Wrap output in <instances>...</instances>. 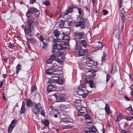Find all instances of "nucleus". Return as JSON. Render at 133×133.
<instances>
[{"label": "nucleus", "instance_id": "1", "mask_svg": "<svg viewBox=\"0 0 133 133\" xmlns=\"http://www.w3.org/2000/svg\"><path fill=\"white\" fill-rule=\"evenodd\" d=\"M28 18L27 27L25 28L24 31L26 35H27L28 32H31L32 31H35V30H38L37 28V26L38 24V22L36 20L34 21L35 18L32 16H28Z\"/></svg>", "mask_w": 133, "mask_h": 133}, {"label": "nucleus", "instance_id": "2", "mask_svg": "<svg viewBox=\"0 0 133 133\" xmlns=\"http://www.w3.org/2000/svg\"><path fill=\"white\" fill-rule=\"evenodd\" d=\"M69 44L68 42L64 41L59 42L58 43L55 42L53 46V49L56 50L63 54H65V50L66 49L67 46Z\"/></svg>", "mask_w": 133, "mask_h": 133}, {"label": "nucleus", "instance_id": "3", "mask_svg": "<svg viewBox=\"0 0 133 133\" xmlns=\"http://www.w3.org/2000/svg\"><path fill=\"white\" fill-rule=\"evenodd\" d=\"M34 13H35L36 17H37L39 15V11L36 8L32 7L29 9L26 13V16H31Z\"/></svg>", "mask_w": 133, "mask_h": 133}, {"label": "nucleus", "instance_id": "4", "mask_svg": "<svg viewBox=\"0 0 133 133\" xmlns=\"http://www.w3.org/2000/svg\"><path fill=\"white\" fill-rule=\"evenodd\" d=\"M41 108V105L40 103H35L32 108L33 112L36 115L37 114Z\"/></svg>", "mask_w": 133, "mask_h": 133}, {"label": "nucleus", "instance_id": "5", "mask_svg": "<svg viewBox=\"0 0 133 133\" xmlns=\"http://www.w3.org/2000/svg\"><path fill=\"white\" fill-rule=\"evenodd\" d=\"M54 95L56 98L58 102H63L65 100V96L64 94L57 93L54 94Z\"/></svg>", "mask_w": 133, "mask_h": 133}, {"label": "nucleus", "instance_id": "6", "mask_svg": "<svg viewBox=\"0 0 133 133\" xmlns=\"http://www.w3.org/2000/svg\"><path fill=\"white\" fill-rule=\"evenodd\" d=\"M78 109V116H83L84 114L87 112L86 108L83 106L80 107Z\"/></svg>", "mask_w": 133, "mask_h": 133}, {"label": "nucleus", "instance_id": "7", "mask_svg": "<svg viewBox=\"0 0 133 133\" xmlns=\"http://www.w3.org/2000/svg\"><path fill=\"white\" fill-rule=\"evenodd\" d=\"M52 50V52L53 53V55H51L50 56V58L54 61L55 59L56 56L59 57V55L61 56L63 55V54L59 52V51H57L56 50Z\"/></svg>", "mask_w": 133, "mask_h": 133}, {"label": "nucleus", "instance_id": "8", "mask_svg": "<svg viewBox=\"0 0 133 133\" xmlns=\"http://www.w3.org/2000/svg\"><path fill=\"white\" fill-rule=\"evenodd\" d=\"M75 37L77 39H81L84 38V37L85 33L82 32L76 31L75 33Z\"/></svg>", "mask_w": 133, "mask_h": 133}, {"label": "nucleus", "instance_id": "9", "mask_svg": "<svg viewBox=\"0 0 133 133\" xmlns=\"http://www.w3.org/2000/svg\"><path fill=\"white\" fill-rule=\"evenodd\" d=\"M31 32H28V34L27 35H26V33H25V36L26 37L27 39L29 41L31 42V43L33 44H36L37 43V41L35 40L34 38H29L28 37H30L31 36V35L30 33Z\"/></svg>", "mask_w": 133, "mask_h": 133}, {"label": "nucleus", "instance_id": "10", "mask_svg": "<svg viewBox=\"0 0 133 133\" xmlns=\"http://www.w3.org/2000/svg\"><path fill=\"white\" fill-rule=\"evenodd\" d=\"M75 26L76 27L80 26L81 29H84V19H80L79 22L76 23Z\"/></svg>", "mask_w": 133, "mask_h": 133}, {"label": "nucleus", "instance_id": "11", "mask_svg": "<svg viewBox=\"0 0 133 133\" xmlns=\"http://www.w3.org/2000/svg\"><path fill=\"white\" fill-rule=\"evenodd\" d=\"M86 63L87 66L89 67L92 66L93 65H96L97 64V63H96L95 64V63L94 62V61L90 58L87 59L86 61Z\"/></svg>", "mask_w": 133, "mask_h": 133}, {"label": "nucleus", "instance_id": "12", "mask_svg": "<svg viewBox=\"0 0 133 133\" xmlns=\"http://www.w3.org/2000/svg\"><path fill=\"white\" fill-rule=\"evenodd\" d=\"M123 117V115L120 113H116L115 114L114 118L115 121H120Z\"/></svg>", "mask_w": 133, "mask_h": 133}, {"label": "nucleus", "instance_id": "13", "mask_svg": "<svg viewBox=\"0 0 133 133\" xmlns=\"http://www.w3.org/2000/svg\"><path fill=\"white\" fill-rule=\"evenodd\" d=\"M87 51V50L80 49H79L78 53L79 55L80 56H86L88 55Z\"/></svg>", "mask_w": 133, "mask_h": 133}, {"label": "nucleus", "instance_id": "14", "mask_svg": "<svg viewBox=\"0 0 133 133\" xmlns=\"http://www.w3.org/2000/svg\"><path fill=\"white\" fill-rule=\"evenodd\" d=\"M96 72V71L94 70L90 69L87 72V75L89 77H92L95 76L96 75V74L94 73Z\"/></svg>", "mask_w": 133, "mask_h": 133}, {"label": "nucleus", "instance_id": "15", "mask_svg": "<svg viewBox=\"0 0 133 133\" xmlns=\"http://www.w3.org/2000/svg\"><path fill=\"white\" fill-rule=\"evenodd\" d=\"M26 109L25 103L23 101L22 103V105L20 110V113L21 114H22L25 113L26 111Z\"/></svg>", "mask_w": 133, "mask_h": 133}, {"label": "nucleus", "instance_id": "16", "mask_svg": "<svg viewBox=\"0 0 133 133\" xmlns=\"http://www.w3.org/2000/svg\"><path fill=\"white\" fill-rule=\"evenodd\" d=\"M125 11L123 8L120 11V16L123 20V22L124 23L125 21V17L124 16Z\"/></svg>", "mask_w": 133, "mask_h": 133}, {"label": "nucleus", "instance_id": "17", "mask_svg": "<svg viewBox=\"0 0 133 133\" xmlns=\"http://www.w3.org/2000/svg\"><path fill=\"white\" fill-rule=\"evenodd\" d=\"M31 94L32 95H35L37 92V89L36 85H33L32 86L31 89Z\"/></svg>", "mask_w": 133, "mask_h": 133}, {"label": "nucleus", "instance_id": "18", "mask_svg": "<svg viewBox=\"0 0 133 133\" xmlns=\"http://www.w3.org/2000/svg\"><path fill=\"white\" fill-rule=\"evenodd\" d=\"M59 64L58 62L53 64L52 68L53 71H55L56 69H62L61 67L59 66V64Z\"/></svg>", "mask_w": 133, "mask_h": 133}, {"label": "nucleus", "instance_id": "19", "mask_svg": "<svg viewBox=\"0 0 133 133\" xmlns=\"http://www.w3.org/2000/svg\"><path fill=\"white\" fill-rule=\"evenodd\" d=\"M105 109L107 115L109 116L111 112V111L109 108V104H105Z\"/></svg>", "mask_w": 133, "mask_h": 133}, {"label": "nucleus", "instance_id": "20", "mask_svg": "<svg viewBox=\"0 0 133 133\" xmlns=\"http://www.w3.org/2000/svg\"><path fill=\"white\" fill-rule=\"evenodd\" d=\"M119 27H116L114 31V35L117 38H118L120 36L119 33Z\"/></svg>", "mask_w": 133, "mask_h": 133}, {"label": "nucleus", "instance_id": "21", "mask_svg": "<svg viewBox=\"0 0 133 133\" xmlns=\"http://www.w3.org/2000/svg\"><path fill=\"white\" fill-rule=\"evenodd\" d=\"M60 72V71L59 70L58 71V73H55L53 72L52 74L51 75H52L51 77L52 78H58L59 77V75H60V73L59 72Z\"/></svg>", "mask_w": 133, "mask_h": 133}, {"label": "nucleus", "instance_id": "22", "mask_svg": "<svg viewBox=\"0 0 133 133\" xmlns=\"http://www.w3.org/2000/svg\"><path fill=\"white\" fill-rule=\"evenodd\" d=\"M55 86V85L54 84L51 85V84H49L47 88V90L48 92H51V90H52V88Z\"/></svg>", "mask_w": 133, "mask_h": 133}, {"label": "nucleus", "instance_id": "23", "mask_svg": "<svg viewBox=\"0 0 133 133\" xmlns=\"http://www.w3.org/2000/svg\"><path fill=\"white\" fill-rule=\"evenodd\" d=\"M54 72V71L52 69L48 68L47 69L46 71V74L48 75H51L52 74V73Z\"/></svg>", "mask_w": 133, "mask_h": 133}, {"label": "nucleus", "instance_id": "24", "mask_svg": "<svg viewBox=\"0 0 133 133\" xmlns=\"http://www.w3.org/2000/svg\"><path fill=\"white\" fill-rule=\"evenodd\" d=\"M22 69V66L21 65L18 64L16 67V74H18L19 72V70Z\"/></svg>", "mask_w": 133, "mask_h": 133}, {"label": "nucleus", "instance_id": "25", "mask_svg": "<svg viewBox=\"0 0 133 133\" xmlns=\"http://www.w3.org/2000/svg\"><path fill=\"white\" fill-rule=\"evenodd\" d=\"M84 92V90L82 89H79L77 91V94L80 96H82Z\"/></svg>", "mask_w": 133, "mask_h": 133}, {"label": "nucleus", "instance_id": "26", "mask_svg": "<svg viewBox=\"0 0 133 133\" xmlns=\"http://www.w3.org/2000/svg\"><path fill=\"white\" fill-rule=\"evenodd\" d=\"M65 21L62 19L60 20L59 22L60 24H59V27L61 28H64V26Z\"/></svg>", "mask_w": 133, "mask_h": 133}, {"label": "nucleus", "instance_id": "27", "mask_svg": "<svg viewBox=\"0 0 133 133\" xmlns=\"http://www.w3.org/2000/svg\"><path fill=\"white\" fill-rule=\"evenodd\" d=\"M80 42L83 47L85 48L86 47L87 43L86 42L85 40H82L80 41Z\"/></svg>", "mask_w": 133, "mask_h": 133}, {"label": "nucleus", "instance_id": "28", "mask_svg": "<svg viewBox=\"0 0 133 133\" xmlns=\"http://www.w3.org/2000/svg\"><path fill=\"white\" fill-rule=\"evenodd\" d=\"M55 79H50L48 80V82L49 84L51 85L54 84L55 85Z\"/></svg>", "mask_w": 133, "mask_h": 133}, {"label": "nucleus", "instance_id": "29", "mask_svg": "<svg viewBox=\"0 0 133 133\" xmlns=\"http://www.w3.org/2000/svg\"><path fill=\"white\" fill-rule=\"evenodd\" d=\"M117 69L116 66L115 65H112V69L111 70V72L112 74H114L116 71Z\"/></svg>", "mask_w": 133, "mask_h": 133}, {"label": "nucleus", "instance_id": "30", "mask_svg": "<svg viewBox=\"0 0 133 133\" xmlns=\"http://www.w3.org/2000/svg\"><path fill=\"white\" fill-rule=\"evenodd\" d=\"M57 111L55 109H52L50 111V115H52V114L53 113V114H54V117L55 118H57L58 117L57 115L55 114H54L55 113V112Z\"/></svg>", "mask_w": 133, "mask_h": 133}, {"label": "nucleus", "instance_id": "31", "mask_svg": "<svg viewBox=\"0 0 133 133\" xmlns=\"http://www.w3.org/2000/svg\"><path fill=\"white\" fill-rule=\"evenodd\" d=\"M14 126L15 125L14 124L12 125H11V124H10V125L8 129V130L9 132H10L12 131Z\"/></svg>", "mask_w": 133, "mask_h": 133}, {"label": "nucleus", "instance_id": "32", "mask_svg": "<svg viewBox=\"0 0 133 133\" xmlns=\"http://www.w3.org/2000/svg\"><path fill=\"white\" fill-rule=\"evenodd\" d=\"M88 83L89 84L90 87L91 88H92L95 87V85L93 80H92L90 81Z\"/></svg>", "mask_w": 133, "mask_h": 133}, {"label": "nucleus", "instance_id": "33", "mask_svg": "<svg viewBox=\"0 0 133 133\" xmlns=\"http://www.w3.org/2000/svg\"><path fill=\"white\" fill-rule=\"evenodd\" d=\"M54 33L55 36L56 37H58L59 35V32L57 30H56L54 31Z\"/></svg>", "mask_w": 133, "mask_h": 133}, {"label": "nucleus", "instance_id": "34", "mask_svg": "<svg viewBox=\"0 0 133 133\" xmlns=\"http://www.w3.org/2000/svg\"><path fill=\"white\" fill-rule=\"evenodd\" d=\"M97 129L95 126H92L91 127V132L92 133H96Z\"/></svg>", "mask_w": 133, "mask_h": 133}, {"label": "nucleus", "instance_id": "35", "mask_svg": "<svg viewBox=\"0 0 133 133\" xmlns=\"http://www.w3.org/2000/svg\"><path fill=\"white\" fill-rule=\"evenodd\" d=\"M27 104L29 107H30L32 105V103L30 99L27 101Z\"/></svg>", "mask_w": 133, "mask_h": 133}, {"label": "nucleus", "instance_id": "36", "mask_svg": "<svg viewBox=\"0 0 133 133\" xmlns=\"http://www.w3.org/2000/svg\"><path fill=\"white\" fill-rule=\"evenodd\" d=\"M43 46L42 47L44 49L46 50L47 48V43L44 41L42 43Z\"/></svg>", "mask_w": 133, "mask_h": 133}, {"label": "nucleus", "instance_id": "37", "mask_svg": "<svg viewBox=\"0 0 133 133\" xmlns=\"http://www.w3.org/2000/svg\"><path fill=\"white\" fill-rule=\"evenodd\" d=\"M69 36L67 35H65L63 36L62 39L63 40H67L69 39Z\"/></svg>", "mask_w": 133, "mask_h": 133}, {"label": "nucleus", "instance_id": "38", "mask_svg": "<svg viewBox=\"0 0 133 133\" xmlns=\"http://www.w3.org/2000/svg\"><path fill=\"white\" fill-rule=\"evenodd\" d=\"M56 82L59 84H61L63 83V81L62 79L60 78H58V79H56Z\"/></svg>", "mask_w": 133, "mask_h": 133}, {"label": "nucleus", "instance_id": "39", "mask_svg": "<svg viewBox=\"0 0 133 133\" xmlns=\"http://www.w3.org/2000/svg\"><path fill=\"white\" fill-rule=\"evenodd\" d=\"M98 42L100 44L97 46V48L99 49H102L103 46V44L101 42Z\"/></svg>", "mask_w": 133, "mask_h": 133}, {"label": "nucleus", "instance_id": "40", "mask_svg": "<svg viewBox=\"0 0 133 133\" xmlns=\"http://www.w3.org/2000/svg\"><path fill=\"white\" fill-rule=\"evenodd\" d=\"M119 4L118 8L119 9L122 6V0H118Z\"/></svg>", "mask_w": 133, "mask_h": 133}, {"label": "nucleus", "instance_id": "41", "mask_svg": "<svg viewBox=\"0 0 133 133\" xmlns=\"http://www.w3.org/2000/svg\"><path fill=\"white\" fill-rule=\"evenodd\" d=\"M84 117L85 119H90V116L87 114H84Z\"/></svg>", "mask_w": 133, "mask_h": 133}, {"label": "nucleus", "instance_id": "42", "mask_svg": "<svg viewBox=\"0 0 133 133\" xmlns=\"http://www.w3.org/2000/svg\"><path fill=\"white\" fill-rule=\"evenodd\" d=\"M43 123L45 125L46 127H47V126L49 125V121L48 120H44L43 121Z\"/></svg>", "mask_w": 133, "mask_h": 133}, {"label": "nucleus", "instance_id": "43", "mask_svg": "<svg viewBox=\"0 0 133 133\" xmlns=\"http://www.w3.org/2000/svg\"><path fill=\"white\" fill-rule=\"evenodd\" d=\"M123 46L122 43H119L118 45V49H120L123 47Z\"/></svg>", "mask_w": 133, "mask_h": 133}, {"label": "nucleus", "instance_id": "44", "mask_svg": "<svg viewBox=\"0 0 133 133\" xmlns=\"http://www.w3.org/2000/svg\"><path fill=\"white\" fill-rule=\"evenodd\" d=\"M39 111L41 112V114L42 116H44L45 115V112H44L43 110L42 109V106H41V109H40Z\"/></svg>", "mask_w": 133, "mask_h": 133}, {"label": "nucleus", "instance_id": "45", "mask_svg": "<svg viewBox=\"0 0 133 133\" xmlns=\"http://www.w3.org/2000/svg\"><path fill=\"white\" fill-rule=\"evenodd\" d=\"M60 70V72H59L60 73V75L61 74V73H62V69H57L55 70V71H54V72H55V73H58V71Z\"/></svg>", "mask_w": 133, "mask_h": 133}, {"label": "nucleus", "instance_id": "46", "mask_svg": "<svg viewBox=\"0 0 133 133\" xmlns=\"http://www.w3.org/2000/svg\"><path fill=\"white\" fill-rule=\"evenodd\" d=\"M43 4L45 5L50 6V4L49 2L48 1H44L43 2Z\"/></svg>", "mask_w": 133, "mask_h": 133}, {"label": "nucleus", "instance_id": "47", "mask_svg": "<svg viewBox=\"0 0 133 133\" xmlns=\"http://www.w3.org/2000/svg\"><path fill=\"white\" fill-rule=\"evenodd\" d=\"M133 119V116H130L127 117H126V119L127 121H131Z\"/></svg>", "mask_w": 133, "mask_h": 133}, {"label": "nucleus", "instance_id": "48", "mask_svg": "<svg viewBox=\"0 0 133 133\" xmlns=\"http://www.w3.org/2000/svg\"><path fill=\"white\" fill-rule=\"evenodd\" d=\"M92 80H91V79L89 78H87L85 79V82L87 83H88L90 81H91Z\"/></svg>", "mask_w": 133, "mask_h": 133}, {"label": "nucleus", "instance_id": "49", "mask_svg": "<svg viewBox=\"0 0 133 133\" xmlns=\"http://www.w3.org/2000/svg\"><path fill=\"white\" fill-rule=\"evenodd\" d=\"M58 62H59V63H61L63 59L62 58H58V59H57Z\"/></svg>", "mask_w": 133, "mask_h": 133}, {"label": "nucleus", "instance_id": "50", "mask_svg": "<svg viewBox=\"0 0 133 133\" xmlns=\"http://www.w3.org/2000/svg\"><path fill=\"white\" fill-rule=\"evenodd\" d=\"M53 60L50 58L47 61V62L48 64L51 63L53 62Z\"/></svg>", "mask_w": 133, "mask_h": 133}, {"label": "nucleus", "instance_id": "51", "mask_svg": "<svg viewBox=\"0 0 133 133\" xmlns=\"http://www.w3.org/2000/svg\"><path fill=\"white\" fill-rule=\"evenodd\" d=\"M70 13L69 11L67 10L65 12L63 13V16L66 15H68V14Z\"/></svg>", "mask_w": 133, "mask_h": 133}, {"label": "nucleus", "instance_id": "52", "mask_svg": "<svg viewBox=\"0 0 133 133\" xmlns=\"http://www.w3.org/2000/svg\"><path fill=\"white\" fill-rule=\"evenodd\" d=\"M91 132V129L90 128H86L85 130V132Z\"/></svg>", "mask_w": 133, "mask_h": 133}, {"label": "nucleus", "instance_id": "53", "mask_svg": "<svg viewBox=\"0 0 133 133\" xmlns=\"http://www.w3.org/2000/svg\"><path fill=\"white\" fill-rule=\"evenodd\" d=\"M67 10L69 11V12H72L73 10V9L72 8L71 6H69Z\"/></svg>", "mask_w": 133, "mask_h": 133}, {"label": "nucleus", "instance_id": "54", "mask_svg": "<svg viewBox=\"0 0 133 133\" xmlns=\"http://www.w3.org/2000/svg\"><path fill=\"white\" fill-rule=\"evenodd\" d=\"M121 133H131V132L129 131H125L123 130Z\"/></svg>", "mask_w": 133, "mask_h": 133}, {"label": "nucleus", "instance_id": "55", "mask_svg": "<svg viewBox=\"0 0 133 133\" xmlns=\"http://www.w3.org/2000/svg\"><path fill=\"white\" fill-rule=\"evenodd\" d=\"M78 12L79 15L82 14V10L80 8H78Z\"/></svg>", "mask_w": 133, "mask_h": 133}, {"label": "nucleus", "instance_id": "56", "mask_svg": "<svg viewBox=\"0 0 133 133\" xmlns=\"http://www.w3.org/2000/svg\"><path fill=\"white\" fill-rule=\"evenodd\" d=\"M80 85L81 87L82 88H84L86 87V85L85 83L80 84Z\"/></svg>", "mask_w": 133, "mask_h": 133}, {"label": "nucleus", "instance_id": "57", "mask_svg": "<svg viewBox=\"0 0 133 133\" xmlns=\"http://www.w3.org/2000/svg\"><path fill=\"white\" fill-rule=\"evenodd\" d=\"M103 15H106L108 13V12L107 11L105 10H103Z\"/></svg>", "mask_w": 133, "mask_h": 133}, {"label": "nucleus", "instance_id": "58", "mask_svg": "<svg viewBox=\"0 0 133 133\" xmlns=\"http://www.w3.org/2000/svg\"><path fill=\"white\" fill-rule=\"evenodd\" d=\"M124 97L125 98V100L127 101H130V99L129 98L126 96H124Z\"/></svg>", "mask_w": 133, "mask_h": 133}, {"label": "nucleus", "instance_id": "59", "mask_svg": "<svg viewBox=\"0 0 133 133\" xmlns=\"http://www.w3.org/2000/svg\"><path fill=\"white\" fill-rule=\"evenodd\" d=\"M62 121H63V122H69V121L68 120H67L65 118H63V119H62Z\"/></svg>", "mask_w": 133, "mask_h": 133}, {"label": "nucleus", "instance_id": "60", "mask_svg": "<svg viewBox=\"0 0 133 133\" xmlns=\"http://www.w3.org/2000/svg\"><path fill=\"white\" fill-rule=\"evenodd\" d=\"M36 0H29L30 3L31 4H33L35 2Z\"/></svg>", "mask_w": 133, "mask_h": 133}, {"label": "nucleus", "instance_id": "61", "mask_svg": "<svg viewBox=\"0 0 133 133\" xmlns=\"http://www.w3.org/2000/svg\"><path fill=\"white\" fill-rule=\"evenodd\" d=\"M39 39H40L41 41H43L44 40V38L42 36H39Z\"/></svg>", "mask_w": 133, "mask_h": 133}, {"label": "nucleus", "instance_id": "62", "mask_svg": "<svg viewBox=\"0 0 133 133\" xmlns=\"http://www.w3.org/2000/svg\"><path fill=\"white\" fill-rule=\"evenodd\" d=\"M88 95V94H87L83 93V95H82V96L83 98H84L86 97Z\"/></svg>", "mask_w": 133, "mask_h": 133}, {"label": "nucleus", "instance_id": "63", "mask_svg": "<svg viewBox=\"0 0 133 133\" xmlns=\"http://www.w3.org/2000/svg\"><path fill=\"white\" fill-rule=\"evenodd\" d=\"M8 47L9 48L11 49H13L14 48V46L11 44H10L9 45Z\"/></svg>", "mask_w": 133, "mask_h": 133}, {"label": "nucleus", "instance_id": "64", "mask_svg": "<svg viewBox=\"0 0 133 133\" xmlns=\"http://www.w3.org/2000/svg\"><path fill=\"white\" fill-rule=\"evenodd\" d=\"M55 41L56 43H58L59 42H60L61 39H55Z\"/></svg>", "mask_w": 133, "mask_h": 133}]
</instances>
